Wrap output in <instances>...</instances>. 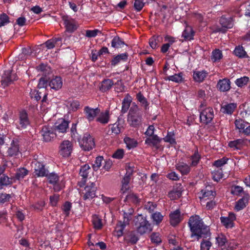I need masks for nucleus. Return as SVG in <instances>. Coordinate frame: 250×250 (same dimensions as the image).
<instances>
[{"label": "nucleus", "instance_id": "1", "mask_svg": "<svg viewBox=\"0 0 250 250\" xmlns=\"http://www.w3.org/2000/svg\"><path fill=\"white\" fill-rule=\"evenodd\" d=\"M188 225L191 232V237L198 240L202 237L207 238L210 235L209 228L205 225L199 215L191 216L188 222Z\"/></svg>", "mask_w": 250, "mask_h": 250}, {"label": "nucleus", "instance_id": "2", "mask_svg": "<svg viewBox=\"0 0 250 250\" xmlns=\"http://www.w3.org/2000/svg\"><path fill=\"white\" fill-rule=\"evenodd\" d=\"M127 121L134 127H139L142 124V115L136 104L133 105L129 110Z\"/></svg>", "mask_w": 250, "mask_h": 250}, {"label": "nucleus", "instance_id": "3", "mask_svg": "<svg viewBox=\"0 0 250 250\" xmlns=\"http://www.w3.org/2000/svg\"><path fill=\"white\" fill-rule=\"evenodd\" d=\"M136 219L135 225L138 233L143 235L152 230V225L142 215H139Z\"/></svg>", "mask_w": 250, "mask_h": 250}, {"label": "nucleus", "instance_id": "4", "mask_svg": "<svg viewBox=\"0 0 250 250\" xmlns=\"http://www.w3.org/2000/svg\"><path fill=\"white\" fill-rule=\"evenodd\" d=\"M80 147L84 151H89L95 146L94 139L89 133H84L82 138H78Z\"/></svg>", "mask_w": 250, "mask_h": 250}, {"label": "nucleus", "instance_id": "5", "mask_svg": "<svg viewBox=\"0 0 250 250\" xmlns=\"http://www.w3.org/2000/svg\"><path fill=\"white\" fill-rule=\"evenodd\" d=\"M200 110V119L201 122L206 125L208 124L214 117V112L212 108L208 107Z\"/></svg>", "mask_w": 250, "mask_h": 250}, {"label": "nucleus", "instance_id": "6", "mask_svg": "<svg viewBox=\"0 0 250 250\" xmlns=\"http://www.w3.org/2000/svg\"><path fill=\"white\" fill-rule=\"evenodd\" d=\"M17 79V76L15 73H12V72L9 70L5 71L1 78V85L5 87L11 84Z\"/></svg>", "mask_w": 250, "mask_h": 250}, {"label": "nucleus", "instance_id": "7", "mask_svg": "<svg viewBox=\"0 0 250 250\" xmlns=\"http://www.w3.org/2000/svg\"><path fill=\"white\" fill-rule=\"evenodd\" d=\"M59 148L60 154L64 157H68L72 153L73 145L70 141L64 140L61 143Z\"/></svg>", "mask_w": 250, "mask_h": 250}, {"label": "nucleus", "instance_id": "8", "mask_svg": "<svg viewBox=\"0 0 250 250\" xmlns=\"http://www.w3.org/2000/svg\"><path fill=\"white\" fill-rule=\"evenodd\" d=\"M41 133L43 141L46 142L51 141L56 136V134L54 132L52 128L47 125L42 126Z\"/></svg>", "mask_w": 250, "mask_h": 250}, {"label": "nucleus", "instance_id": "9", "mask_svg": "<svg viewBox=\"0 0 250 250\" xmlns=\"http://www.w3.org/2000/svg\"><path fill=\"white\" fill-rule=\"evenodd\" d=\"M97 188L94 183L87 185L84 188L83 199L84 200H91L96 196Z\"/></svg>", "mask_w": 250, "mask_h": 250}, {"label": "nucleus", "instance_id": "10", "mask_svg": "<svg viewBox=\"0 0 250 250\" xmlns=\"http://www.w3.org/2000/svg\"><path fill=\"white\" fill-rule=\"evenodd\" d=\"M131 219V216L126 212H124V221H119L117 224L116 231L118 236L123 234V231L126 225L129 224Z\"/></svg>", "mask_w": 250, "mask_h": 250}, {"label": "nucleus", "instance_id": "11", "mask_svg": "<svg viewBox=\"0 0 250 250\" xmlns=\"http://www.w3.org/2000/svg\"><path fill=\"white\" fill-rule=\"evenodd\" d=\"M19 125L17 128L19 129H25L30 124L28 114L25 110L21 111L19 115Z\"/></svg>", "mask_w": 250, "mask_h": 250}, {"label": "nucleus", "instance_id": "12", "mask_svg": "<svg viewBox=\"0 0 250 250\" xmlns=\"http://www.w3.org/2000/svg\"><path fill=\"white\" fill-rule=\"evenodd\" d=\"M30 94L31 98L34 99L36 101L40 100L42 97V104L46 102L48 94L46 89H41L39 90H31Z\"/></svg>", "mask_w": 250, "mask_h": 250}, {"label": "nucleus", "instance_id": "13", "mask_svg": "<svg viewBox=\"0 0 250 250\" xmlns=\"http://www.w3.org/2000/svg\"><path fill=\"white\" fill-rule=\"evenodd\" d=\"M62 20L67 32L72 33L77 29V26L76 21L73 19L68 16H63Z\"/></svg>", "mask_w": 250, "mask_h": 250}, {"label": "nucleus", "instance_id": "14", "mask_svg": "<svg viewBox=\"0 0 250 250\" xmlns=\"http://www.w3.org/2000/svg\"><path fill=\"white\" fill-rule=\"evenodd\" d=\"M48 170L45 168L44 165L39 162H35L34 164V173L37 177L47 176Z\"/></svg>", "mask_w": 250, "mask_h": 250}, {"label": "nucleus", "instance_id": "15", "mask_svg": "<svg viewBox=\"0 0 250 250\" xmlns=\"http://www.w3.org/2000/svg\"><path fill=\"white\" fill-rule=\"evenodd\" d=\"M200 199L202 203H204L208 200L214 199L216 195L215 192L209 190L207 188L202 189L200 192Z\"/></svg>", "mask_w": 250, "mask_h": 250}, {"label": "nucleus", "instance_id": "16", "mask_svg": "<svg viewBox=\"0 0 250 250\" xmlns=\"http://www.w3.org/2000/svg\"><path fill=\"white\" fill-rule=\"evenodd\" d=\"M236 219L235 214L230 212L228 217H221L220 220L222 224L227 228H231L234 226L233 221Z\"/></svg>", "mask_w": 250, "mask_h": 250}, {"label": "nucleus", "instance_id": "17", "mask_svg": "<svg viewBox=\"0 0 250 250\" xmlns=\"http://www.w3.org/2000/svg\"><path fill=\"white\" fill-rule=\"evenodd\" d=\"M100 111L98 108H92L88 106L84 108V112L89 121H92Z\"/></svg>", "mask_w": 250, "mask_h": 250}, {"label": "nucleus", "instance_id": "18", "mask_svg": "<svg viewBox=\"0 0 250 250\" xmlns=\"http://www.w3.org/2000/svg\"><path fill=\"white\" fill-rule=\"evenodd\" d=\"M170 222L172 226H175L182 220L181 212L180 209H177L171 212L169 214Z\"/></svg>", "mask_w": 250, "mask_h": 250}, {"label": "nucleus", "instance_id": "19", "mask_svg": "<svg viewBox=\"0 0 250 250\" xmlns=\"http://www.w3.org/2000/svg\"><path fill=\"white\" fill-rule=\"evenodd\" d=\"M69 122L64 119L60 120L56 123L55 130L59 133H64L66 132L68 128Z\"/></svg>", "mask_w": 250, "mask_h": 250}, {"label": "nucleus", "instance_id": "20", "mask_svg": "<svg viewBox=\"0 0 250 250\" xmlns=\"http://www.w3.org/2000/svg\"><path fill=\"white\" fill-rule=\"evenodd\" d=\"M248 143H250V141L247 139H237L230 141L229 143V146L234 149H241L243 146L247 145Z\"/></svg>", "mask_w": 250, "mask_h": 250}, {"label": "nucleus", "instance_id": "21", "mask_svg": "<svg viewBox=\"0 0 250 250\" xmlns=\"http://www.w3.org/2000/svg\"><path fill=\"white\" fill-rule=\"evenodd\" d=\"M217 87L221 91H228L230 88V82L229 80L228 79L220 80L218 82Z\"/></svg>", "mask_w": 250, "mask_h": 250}, {"label": "nucleus", "instance_id": "22", "mask_svg": "<svg viewBox=\"0 0 250 250\" xmlns=\"http://www.w3.org/2000/svg\"><path fill=\"white\" fill-rule=\"evenodd\" d=\"M208 72L206 70L194 71L193 78L194 81L198 83L203 82L207 77Z\"/></svg>", "mask_w": 250, "mask_h": 250}, {"label": "nucleus", "instance_id": "23", "mask_svg": "<svg viewBox=\"0 0 250 250\" xmlns=\"http://www.w3.org/2000/svg\"><path fill=\"white\" fill-rule=\"evenodd\" d=\"M7 152L8 155L10 157L17 155L19 153V145L18 142L13 140Z\"/></svg>", "mask_w": 250, "mask_h": 250}, {"label": "nucleus", "instance_id": "24", "mask_svg": "<svg viewBox=\"0 0 250 250\" xmlns=\"http://www.w3.org/2000/svg\"><path fill=\"white\" fill-rule=\"evenodd\" d=\"M49 85L51 89L56 90H59L62 85V82L61 78L60 77L56 76L50 81Z\"/></svg>", "mask_w": 250, "mask_h": 250}, {"label": "nucleus", "instance_id": "25", "mask_svg": "<svg viewBox=\"0 0 250 250\" xmlns=\"http://www.w3.org/2000/svg\"><path fill=\"white\" fill-rule=\"evenodd\" d=\"M114 85L112 80L107 79L104 80L101 83L99 88L102 92H105L109 90Z\"/></svg>", "mask_w": 250, "mask_h": 250}, {"label": "nucleus", "instance_id": "26", "mask_svg": "<svg viewBox=\"0 0 250 250\" xmlns=\"http://www.w3.org/2000/svg\"><path fill=\"white\" fill-rule=\"evenodd\" d=\"M132 102V98L130 96L129 94H127L124 99L123 100L122 102V109H121V112L123 114H125L126 113L130 105V104Z\"/></svg>", "mask_w": 250, "mask_h": 250}, {"label": "nucleus", "instance_id": "27", "mask_svg": "<svg viewBox=\"0 0 250 250\" xmlns=\"http://www.w3.org/2000/svg\"><path fill=\"white\" fill-rule=\"evenodd\" d=\"M219 22L222 27L225 29L231 28L233 27V23L231 18H226L225 16H222L219 20Z\"/></svg>", "mask_w": 250, "mask_h": 250}, {"label": "nucleus", "instance_id": "28", "mask_svg": "<svg viewBox=\"0 0 250 250\" xmlns=\"http://www.w3.org/2000/svg\"><path fill=\"white\" fill-rule=\"evenodd\" d=\"M161 140L162 139L160 138L157 135H153L151 137L147 138L145 140V144L158 148V146Z\"/></svg>", "mask_w": 250, "mask_h": 250}, {"label": "nucleus", "instance_id": "29", "mask_svg": "<svg viewBox=\"0 0 250 250\" xmlns=\"http://www.w3.org/2000/svg\"><path fill=\"white\" fill-rule=\"evenodd\" d=\"M176 168L179 171L182 175H187L190 171V167L187 164L181 162L176 165Z\"/></svg>", "mask_w": 250, "mask_h": 250}, {"label": "nucleus", "instance_id": "30", "mask_svg": "<svg viewBox=\"0 0 250 250\" xmlns=\"http://www.w3.org/2000/svg\"><path fill=\"white\" fill-rule=\"evenodd\" d=\"M237 107L235 103H230L225 104L221 107V110L224 113L231 115Z\"/></svg>", "mask_w": 250, "mask_h": 250}, {"label": "nucleus", "instance_id": "31", "mask_svg": "<svg viewBox=\"0 0 250 250\" xmlns=\"http://www.w3.org/2000/svg\"><path fill=\"white\" fill-rule=\"evenodd\" d=\"M166 81H171L176 83H181L184 82L183 73L182 72L168 76L165 78Z\"/></svg>", "mask_w": 250, "mask_h": 250}, {"label": "nucleus", "instance_id": "32", "mask_svg": "<svg viewBox=\"0 0 250 250\" xmlns=\"http://www.w3.org/2000/svg\"><path fill=\"white\" fill-rule=\"evenodd\" d=\"M38 71L41 72L42 75L47 76L51 73V67L46 64L41 63L37 66Z\"/></svg>", "mask_w": 250, "mask_h": 250}, {"label": "nucleus", "instance_id": "33", "mask_svg": "<svg viewBox=\"0 0 250 250\" xmlns=\"http://www.w3.org/2000/svg\"><path fill=\"white\" fill-rule=\"evenodd\" d=\"M233 53L235 56L239 58H245L249 57L244 47L240 45L235 47V49L233 51Z\"/></svg>", "mask_w": 250, "mask_h": 250}, {"label": "nucleus", "instance_id": "34", "mask_svg": "<svg viewBox=\"0 0 250 250\" xmlns=\"http://www.w3.org/2000/svg\"><path fill=\"white\" fill-rule=\"evenodd\" d=\"M194 32L191 26H187L182 33V37L186 40H191L193 39Z\"/></svg>", "mask_w": 250, "mask_h": 250}, {"label": "nucleus", "instance_id": "35", "mask_svg": "<svg viewBox=\"0 0 250 250\" xmlns=\"http://www.w3.org/2000/svg\"><path fill=\"white\" fill-rule=\"evenodd\" d=\"M182 195V190L181 188H174L169 191L168 194V197L171 200H176L179 198Z\"/></svg>", "mask_w": 250, "mask_h": 250}, {"label": "nucleus", "instance_id": "36", "mask_svg": "<svg viewBox=\"0 0 250 250\" xmlns=\"http://www.w3.org/2000/svg\"><path fill=\"white\" fill-rule=\"evenodd\" d=\"M62 41V38H52L50 40H47L46 42H45L44 43H43L42 45H45V47L48 49H52L53 48L56 44L58 43L59 42Z\"/></svg>", "mask_w": 250, "mask_h": 250}, {"label": "nucleus", "instance_id": "37", "mask_svg": "<svg viewBox=\"0 0 250 250\" xmlns=\"http://www.w3.org/2000/svg\"><path fill=\"white\" fill-rule=\"evenodd\" d=\"M234 125L235 128L239 130L240 133H242V131L249 125V123L239 118L235 120Z\"/></svg>", "mask_w": 250, "mask_h": 250}, {"label": "nucleus", "instance_id": "38", "mask_svg": "<svg viewBox=\"0 0 250 250\" xmlns=\"http://www.w3.org/2000/svg\"><path fill=\"white\" fill-rule=\"evenodd\" d=\"M127 59V55L126 53H123L114 57L111 61V64L115 66L121 61H125Z\"/></svg>", "mask_w": 250, "mask_h": 250}, {"label": "nucleus", "instance_id": "39", "mask_svg": "<svg viewBox=\"0 0 250 250\" xmlns=\"http://www.w3.org/2000/svg\"><path fill=\"white\" fill-rule=\"evenodd\" d=\"M248 203V199L247 197H243L239 199L235 206V209L237 211H239L246 207V205Z\"/></svg>", "mask_w": 250, "mask_h": 250}, {"label": "nucleus", "instance_id": "40", "mask_svg": "<svg viewBox=\"0 0 250 250\" xmlns=\"http://www.w3.org/2000/svg\"><path fill=\"white\" fill-rule=\"evenodd\" d=\"M97 121L103 124H107L109 120V111L106 110L104 113H101L97 118Z\"/></svg>", "mask_w": 250, "mask_h": 250}, {"label": "nucleus", "instance_id": "41", "mask_svg": "<svg viewBox=\"0 0 250 250\" xmlns=\"http://www.w3.org/2000/svg\"><path fill=\"white\" fill-rule=\"evenodd\" d=\"M125 240L128 243L134 245L138 242L139 237L134 232L131 231L126 236Z\"/></svg>", "mask_w": 250, "mask_h": 250}, {"label": "nucleus", "instance_id": "42", "mask_svg": "<svg viewBox=\"0 0 250 250\" xmlns=\"http://www.w3.org/2000/svg\"><path fill=\"white\" fill-rule=\"evenodd\" d=\"M124 44V42L118 36L114 37L111 41V46L115 48L122 47Z\"/></svg>", "mask_w": 250, "mask_h": 250}, {"label": "nucleus", "instance_id": "43", "mask_svg": "<svg viewBox=\"0 0 250 250\" xmlns=\"http://www.w3.org/2000/svg\"><path fill=\"white\" fill-rule=\"evenodd\" d=\"M190 158L191 160L190 166L191 167H196L198 164L201 158V155L199 154L198 149L194 151V154L190 156Z\"/></svg>", "mask_w": 250, "mask_h": 250}, {"label": "nucleus", "instance_id": "44", "mask_svg": "<svg viewBox=\"0 0 250 250\" xmlns=\"http://www.w3.org/2000/svg\"><path fill=\"white\" fill-rule=\"evenodd\" d=\"M124 142L128 149L134 148L136 147L138 145V142L135 139L128 137H125L124 138Z\"/></svg>", "mask_w": 250, "mask_h": 250}, {"label": "nucleus", "instance_id": "45", "mask_svg": "<svg viewBox=\"0 0 250 250\" xmlns=\"http://www.w3.org/2000/svg\"><path fill=\"white\" fill-rule=\"evenodd\" d=\"M92 222L95 229H102L103 227L102 219L98 215H94L92 216Z\"/></svg>", "mask_w": 250, "mask_h": 250}, {"label": "nucleus", "instance_id": "46", "mask_svg": "<svg viewBox=\"0 0 250 250\" xmlns=\"http://www.w3.org/2000/svg\"><path fill=\"white\" fill-rule=\"evenodd\" d=\"M152 243L158 245L162 243V238L160 234L158 232H153L150 236Z\"/></svg>", "mask_w": 250, "mask_h": 250}, {"label": "nucleus", "instance_id": "47", "mask_svg": "<svg viewBox=\"0 0 250 250\" xmlns=\"http://www.w3.org/2000/svg\"><path fill=\"white\" fill-rule=\"evenodd\" d=\"M163 215L160 212H155L151 215L153 222L156 225H159L163 219Z\"/></svg>", "mask_w": 250, "mask_h": 250}, {"label": "nucleus", "instance_id": "48", "mask_svg": "<svg viewBox=\"0 0 250 250\" xmlns=\"http://www.w3.org/2000/svg\"><path fill=\"white\" fill-rule=\"evenodd\" d=\"M28 173V171L24 167L20 168L16 173L15 178L18 180L24 178Z\"/></svg>", "mask_w": 250, "mask_h": 250}, {"label": "nucleus", "instance_id": "49", "mask_svg": "<svg viewBox=\"0 0 250 250\" xmlns=\"http://www.w3.org/2000/svg\"><path fill=\"white\" fill-rule=\"evenodd\" d=\"M222 57V52L219 49H216L212 51L211 59L213 62L219 61Z\"/></svg>", "mask_w": 250, "mask_h": 250}, {"label": "nucleus", "instance_id": "50", "mask_svg": "<svg viewBox=\"0 0 250 250\" xmlns=\"http://www.w3.org/2000/svg\"><path fill=\"white\" fill-rule=\"evenodd\" d=\"M67 106L70 110L75 111L77 110L80 106V102L77 100H69L67 103Z\"/></svg>", "mask_w": 250, "mask_h": 250}, {"label": "nucleus", "instance_id": "51", "mask_svg": "<svg viewBox=\"0 0 250 250\" xmlns=\"http://www.w3.org/2000/svg\"><path fill=\"white\" fill-rule=\"evenodd\" d=\"M90 169V167L87 164H85L81 167L80 170V175L83 177V179H85L87 178Z\"/></svg>", "mask_w": 250, "mask_h": 250}, {"label": "nucleus", "instance_id": "52", "mask_svg": "<svg viewBox=\"0 0 250 250\" xmlns=\"http://www.w3.org/2000/svg\"><path fill=\"white\" fill-rule=\"evenodd\" d=\"M163 140L167 143H169L171 145H174L176 143L174 138V133L173 132H168L167 136L163 138Z\"/></svg>", "mask_w": 250, "mask_h": 250}, {"label": "nucleus", "instance_id": "53", "mask_svg": "<svg viewBox=\"0 0 250 250\" xmlns=\"http://www.w3.org/2000/svg\"><path fill=\"white\" fill-rule=\"evenodd\" d=\"M249 81V78L246 76H244L240 78L237 79L235 81L236 85L239 87H242L243 86L247 84Z\"/></svg>", "mask_w": 250, "mask_h": 250}, {"label": "nucleus", "instance_id": "54", "mask_svg": "<svg viewBox=\"0 0 250 250\" xmlns=\"http://www.w3.org/2000/svg\"><path fill=\"white\" fill-rule=\"evenodd\" d=\"M103 161L104 158L103 156H98L96 158L94 163L92 164V168L94 171H96L100 168Z\"/></svg>", "mask_w": 250, "mask_h": 250}, {"label": "nucleus", "instance_id": "55", "mask_svg": "<svg viewBox=\"0 0 250 250\" xmlns=\"http://www.w3.org/2000/svg\"><path fill=\"white\" fill-rule=\"evenodd\" d=\"M136 98L138 101L140 102L144 106L145 108L146 109L148 106V103L146 99L144 97V96L142 94L141 92L137 94Z\"/></svg>", "mask_w": 250, "mask_h": 250}, {"label": "nucleus", "instance_id": "56", "mask_svg": "<svg viewBox=\"0 0 250 250\" xmlns=\"http://www.w3.org/2000/svg\"><path fill=\"white\" fill-rule=\"evenodd\" d=\"M227 242V238L223 234L219 235L216 237V243L218 244V247L222 248L225 246Z\"/></svg>", "mask_w": 250, "mask_h": 250}, {"label": "nucleus", "instance_id": "57", "mask_svg": "<svg viewBox=\"0 0 250 250\" xmlns=\"http://www.w3.org/2000/svg\"><path fill=\"white\" fill-rule=\"evenodd\" d=\"M212 179L214 181L218 182L223 178V172L221 169L214 170L212 173Z\"/></svg>", "mask_w": 250, "mask_h": 250}, {"label": "nucleus", "instance_id": "58", "mask_svg": "<svg viewBox=\"0 0 250 250\" xmlns=\"http://www.w3.org/2000/svg\"><path fill=\"white\" fill-rule=\"evenodd\" d=\"M47 179L50 184H56L59 181V177L55 173H51L49 175L47 174Z\"/></svg>", "mask_w": 250, "mask_h": 250}, {"label": "nucleus", "instance_id": "59", "mask_svg": "<svg viewBox=\"0 0 250 250\" xmlns=\"http://www.w3.org/2000/svg\"><path fill=\"white\" fill-rule=\"evenodd\" d=\"M44 205V202L43 201L41 200L35 203V204H32L31 205V207L33 208V209L35 210L41 211L42 210Z\"/></svg>", "mask_w": 250, "mask_h": 250}, {"label": "nucleus", "instance_id": "60", "mask_svg": "<svg viewBox=\"0 0 250 250\" xmlns=\"http://www.w3.org/2000/svg\"><path fill=\"white\" fill-rule=\"evenodd\" d=\"M111 130L112 134L115 135L119 134L122 130V127L119 126V124L116 123L112 125H110Z\"/></svg>", "mask_w": 250, "mask_h": 250}, {"label": "nucleus", "instance_id": "61", "mask_svg": "<svg viewBox=\"0 0 250 250\" xmlns=\"http://www.w3.org/2000/svg\"><path fill=\"white\" fill-rule=\"evenodd\" d=\"M145 5V2L143 0H135L134 3V7L135 10L139 12L140 11Z\"/></svg>", "mask_w": 250, "mask_h": 250}, {"label": "nucleus", "instance_id": "62", "mask_svg": "<svg viewBox=\"0 0 250 250\" xmlns=\"http://www.w3.org/2000/svg\"><path fill=\"white\" fill-rule=\"evenodd\" d=\"M229 159L226 157H223L217 160L214 162L213 165L217 167H221L227 164Z\"/></svg>", "mask_w": 250, "mask_h": 250}, {"label": "nucleus", "instance_id": "63", "mask_svg": "<svg viewBox=\"0 0 250 250\" xmlns=\"http://www.w3.org/2000/svg\"><path fill=\"white\" fill-rule=\"evenodd\" d=\"M156 207V204L151 202H148L145 205V208L150 213L154 211Z\"/></svg>", "mask_w": 250, "mask_h": 250}, {"label": "nucleus", "instance_id": "64", "mask_svg": "<svg viewBox=\"0 0 250 250\" xmlns=\"http://www.w3.org/2000/svg\"><path fill=\"white\" fill-rule=\"evenodd\" d=\"M211 246V243L208 240H203L201 243L200 250H209Z\"/></svg>", "mask_w": 250, "mask_h": 250}]
</instances>
